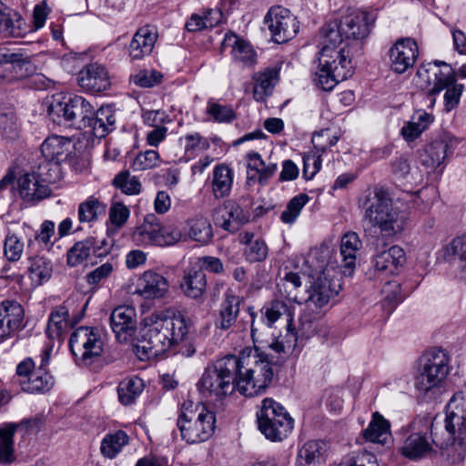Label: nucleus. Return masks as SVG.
I'll return each instance as SVG.
<instances>
[{
    "instance_id": "1",
    "label": "nucleus",
    "mask_w": 466,
    "mask_h": 466,
    "mask_svg": "<svg viewBox=\"0 0 466 466\" xmlns=\"http://www.w3.org/2000/svg\"><path fill=\"white\" fill-rule=\"evenodd\" d=\"M362 243L355 232H348L340 240L341 264L334 258L333 250L329 246H321L311 254L312 264L316 268V276L307 290L304 311L300 317L302 329L312 333V323L319 319L328 306L341 289L340 276L350 275L357 258V253Z\"/></svg>"
},
{
    "instance_id": "2",
    "label": "nucleus",
    "mask_w": 466,
    "mask_h": 466,
    "mask_svg": "<svg viewBox=\"0 0 466 466\" xmlns=\"http://www.w3.org/2000/svg\"><path fill=\"white\" fill-rule=\"evenodd\" d=\"M186 319L181 315L154 312L143 319L140 339L135 351L140 360H148L179 344L187 334Z\"/></svg>"
},
{
    "instance_id": "3",
    "label": "nucleus",
    "mask_w": 466,
    "mask_h": 466,
    "mask_svg": "<svg viewBox=\"0 0 466 466\" xmlns=\"http://www.w3.org/2000/svg\"><path fill=\"white\" fill-rule=\"evenodd\" d=\"M251 317V337L255 344V354L248 359L237 357L238 370L235 373L236 390L243 396L254 397L265 392L273 379L272 360L268 353L259 351L268 349L258 338L255 327V312L248 308Z\"/></svg>"
},
{
    "instance_id": "4",
    "label": "nucleus",
    "mask_w": 466,
    "mask_h": 466,
    "mask_svg": "<svg viewBox=\"0 0 466 466\" xmlns=\"http://www.w3.org/2000/svg\"><path fill=\"white\" fill-rule=\"evenodd\" d=\"M314 82L324 91H331L354 72L352 52L348 43H333L323 35Z\"/></svg>"
},
{
    "instance_id": "5",
    "label": "nucleus",
    "mask_w": 466,
    "mask_h": 466,
    "mask_svg": "<svg viewBox=\"0 0 466 466\" xmlns=\"http://www.w3.org/2000/svg\"><path fill=\"white\" fill-rule=\"evenodd\" d=\"M417 86L429 95L434 96L446 89L444 94V108L451 111L460 103L463 92V85L456 84L454 70L445 62L434 61L419 67Z\"/></svg>"
},
{
    "instance_id": "6",
    "label": "nucleus",
    "mask_w": 466,
    "mask_h": 466,
    "mask_svg": "<svg viewBox=\"0 0 466 466\" xmlns=\"http://www.w3.org/2000/svg\"><path fill=\"white\" fill-rule=\"evenodd\" d=\"M363 218L380 229L383 238H392L403 229L405 217L388 193L377 189L364 203Z\"/></svg>"
},
{
    "instance_id": "7",
    "label": "nucleus",
    "mask_w": 466,
    "mask_h": 466,
    "mask_svg": "<svg viewBox=\"0 0 466 466\" xmlns=\"http://www.w3.org/2000/svg\"><path fill=\"white\" fill-rule=\"evenodd\" d=\"M177 425L181 438L186 442L200 443L208 440L214 433L216 417L206 406L186 400L181 406Z\"/></svg>"
},
{
    "instance_id": "8",
    "label": "nucleus",
    "mask_w": 466,
    "mask_h": 466,
    "mask_svg": "<svg viewBox=\"0 0 466 466\" xmlns=\"http://www.w3.org/2000/svg\"><path fill=\"white\" fill-rule=\"evenodd\" d=\"M238 365L235 355H228L208 365L198 381L199 391L215 400H221L230 395L236 389L235 373Z\"/></svg>"
},
{
    "instance_id": "9",
    "label": "nucleus",
    "mask_w": 466,
    "mask_h": 466,
    "mask_svg": "<svg viewBox=\"0 0 466 466\" xmlns=\"http://www.w3.org/2000/svg\"><path fill=\"white\" fill-rule=\"evenodd\" d=\"M449 373V357L441 349H432L419 360L414 378V387L418 392L431 398Z\"/></svg>"
},
{
    "instance_id": "10",
    "label": "nucleus",
    "mask_w": 466,
    "mask_h": 466,
    "mask_svg": "<svg viewBox=\"0 0 466 466\" xmlns=\"http://www.w3.org/2000/svg\"><path fill=\"white\" fill-rule=\"evenodd\" d=\"M262 321L267 327L270 328L279 319L284 318L287 322L288 333L285 337L279 336L272 338L270 341L264 344L268 349L275 351L279 355H288L291 352L297 344V335L294 332L295 328L292 321L295 315V307L290 302L287 303L281 300L272 301L268 307L261 310Z\"/></svg>"
},
{
    "instance_id": "11",
    "label": "nucleus",
    "mask_w": 466,
    "mask_h": 466,
    "mask_svg": "<svg viewBox=\"0 0 466 466\" xmlns=\"http://www.w3.org/2000/svg\"><path fill=\"white\" fill-rule=\"evenodd\" d=\"M257 417L259 431L272 441H281L294 427V420L286 409L272 399L263 400Z\"/></svg>"
},
{
    "instance_id": "12",
    "label": "nucleus",
    "mask_w": 466,
    "mask_h": 466,
    "mask_svg": "<svg viewBox=\"0 0 466 466\" xmlns=\"http://www.w3.org/2000/svg\"><path fill=\"white\" fill-rule=\"evenodd\" d=\"M104 339L100 330L91 327H79L70 336L69 348L76 363L90 365L101 356Z\"/></svg>"
},
{
    "instance_id": "13",
    "label": "nucleus",
    "mask_w": 466,
    "mask_h": 466,
    "mask_svg": "<svg viewBox=\"0 0 466 466\" xmlns=\"http://www.w3.org/2000/svg\"><path fill=\"white\" fill-rule=\"evenodd\" d=\"M370 30L369 15L366 12L356 11L345 16L339 23H330L322 28V35L333 43H345L346 39H361Z\"/></svg>"
},
{
    "instance_id": "14",
    "label": "nucleus",
    "mask_w": 466,
    "mask_h": 466,
    "mask_svg": "<svg viewBox=\"0 0 466 466\" xmlns=\"http://www.w3.org/2000/svg\"><path fill=\"white\" fill-rule=\"evenodd\" d=\"M264 23L276 43H284L296 36L299 32L297 17L287 8L272 6L264 17Z\"/></svg>"
},
{
    "instance_id": "15",
    "label": "nucleus",
    "mask_w": 466,
    "mask_h": 466,
    "mask_svg": "<svg viewBox=\"0 0 466 466\" xmlns=\"http://www.w3.org/2000/svg\"><path fill=\"white\" fill-rule=\"evenodd\" d=\"M406 262L405 252L394 245L388 249L377 251L370 261V277L388 278L399 274Z\"/></svg>"
},
{
    "instance_id": "16",
    "label": "nucleus",
    "mask_w": 466,
    "mask_h": 466,
    "mask_svg": "<svg viewBox=\"0 0 466 466\" xmlns=\"http://www.w3.org/2000/svg\"><path fill=\"white\" fill-rule=\"evenodd\" d=\"M132 293L144 299H158L166 296L169 289L167 279L152 269L140 274L133 284Z\"/></svg>"
},
{
    "instance_id": "17",
    "label": "nucleus",
    "mask_w": 466,
    "mask_h": 466,
    "mask_svg": "<svg viewBox=\"0 0 466 466\" xmlns=\"http://www.w3.org/2000/svg\"><path fill=\"white\" fill-rule=\"evenodd\" d=\"M79 86L87 92L99 93L111 86L108 70L101 64L89 63L77 74Z\"/></svg>"
},
{
    "instance_id": "18",
    "label": "nucleus",
    "mask_w": 466,
    "mask_h": 466,
    "mask_svg": "<svg viewBox=\"0 0 466 466\" xmlns=\"http://www.w3.org/2000/svg\"><path fill=\"white\" fill-rule=\"evenodd\" d=\"M419 49L416 42L410 38L398 40L390 49V65L393 72L405 73L411 68L418 57Z\"/></svg>"
},
{
    "instance_id": "19",
    "label": "nucleus",
    "mask_w": 466,
    "mask_h": 466,
    "mask_svg": "<svg viewBox=\"0 0 466 466\" xmlns=\"http://www.w3.org/2000/svg\"><path fill=\"white\" fill-rule=\"evenodd\" d=\"M53 346L47 345L41 354V361L37 370L29 379L21 381V390L28 393H43L51 389L54 384L53 377L46 371L53 355Z\"/></svg>"
},
{
    "instance_id": "20",
    "label": "nucleus",
    "mask_w": 466,
    "mask_h": 466,
    "mask_svg": "<svg viewBox=\"0 0 466 466\" xmlns=\"http://www.w3.org/2000/svg\"><path fill=\"white\" fill-rule=\"evenodd\" d=\"M445 429L453 441L449 457L451 463L460 464L465 457L466 417L446 414Z\"/></svg>"
},
{
    "instance_id": "21",
    "label": "nucleus",
    "mask_w": 466,
    "mask_h": 466,
    "mask_svg": "<svg viewBox=\"0 0 466 466\" xmlns=\"http://www.w3.org/2000/svg\"><path fill=\"white\" fill-rule=\"evenodd\" d=\"M453 139L448 134L439 136L431 143L428 144L420 155L422 166L430 170L440 167L446 159L452 147Z\"/></svg>"
},
{
    "instance_id": "22",
    "label": "nucleus",
    "mask_w": 466,
    "mask_h": 466,
    "mask_svg": "<svg viewBox=\"0 0 466 466\" xmlns=\"http://www.w3.org/2000/svg\"><path fill=\"white\" fill-rule=\"evenodd\" d=\"M135 310L131 307L119 306L110 316V325L116 339L126 343L131 340L136 331Z\"/></svg>"
},
{
    "instance_id": "23",
    "label": "nucleus",
    "mask_w": 466,
    "mask_h": 466,
    "mask_svg": "<svg viewBox=\"0 0 466 466\" xmlns=\"http://www.w3.org/2000/svg\"><path fill=\"white\" fill-rule=\"evenodd\" d=\"M280 68V65H275L253 75V97L256 101L264 102L272 95L279 80Z\"/></svg>"
},
{
    "instance_id": "24",
    "label": "nucleus",
    "mask_w": 466,
    "mask_h": 466,
    "mask_svg": "<svg viewBox=\"0 0 466 466\" xmlns=\"http://www.w3.org/2000/svg\"><path fill=\"white\" fill-rule=\"evenodd\" d=\"M157 39V29L152 25L140 27L129 44V56L132 59H142L148 56Z\"/></svg>"
},
{
    "instance_id": "25",
    "label": "nucleus",
    "mask_w": 466,
    "mask_h": 466,
    "mask_svg": "<svg viewBox=\"0 0 466 466\" xmlns=\"http://www.w3.org/2000/svg\"><path fill=\"white\" fill-rule=\"evenodd\" d=\"M18 192L25 201H38L51 193L48 185L44 183L35 172L25 174L18 179Z\"/></svg>"
},
{
    "instance_id": "26",
    "label": "nucleus",
    "mask_w": 466,
    "mask_h": 466,
    "mask_svg": "<svg viewBox=\"0 0 466 466\" xmlns=\"http://www.w3.org/2000/svg\"><path fill=\"white\" fill-rule=\"evenodd\" d=\"M133 240L138 245L162 246V227L155 214H147L141 226L133 233Z\"/></svg>"
},
{
    "instance_id": "27",
    "label": "nucleus",
    "mask_w": 466,
    "mask_h": 466,
    "mask_svg": "<svg viewBox=\"0 0 466 466\" xmlns=\"http://www.w3.org/2000/svg\"><path fill=\"white\" fill-rule=\"evenodd\" d=\"M241 301L242 299L236 295L231 288L227 289L224 299L219 307L218 319L216 320L217 328L227 330L236 323Z\"/></svg>"
},
{
    "instance_id": "28",
    "label": "nucleus",
    "mask_w": 466,
    "mask_h": 466,
    "mask_svg": "<svg viewBox=\"0 0 466 466\" xmlns=\"http://www.w3.org/2000/svg\"><path fill=\"white\" fill-rule=\"evenodd\" d=\"M41 152L46 161L63 162L72 152V140L62 136H50L42 143Z\"/></svg>"
},
{
    "instance_id": "29",
    "label": "nucleus",
    "mask_w": 466,
    "mask_h": 466,
    "mask_svg": "<svg viewBox=\"0 0 466 466\" xmlns=\"http://www.w3.org/2000/svg\"><path fill=\"white\" fill-rule=\"evenodd\" d=\"M217 213L223 212L222 219L215 218V223L227 231H236L239 226L248 221L249 216L235 201H228L222 208L216 210Z\"/></svg>"
},
{
    "instance_id": "30",
    "label": "nucleus",
    "mask_w": 466,
    "mask_h": 466,
    "mask_svg": "<svg viewBox=\"0 0 466 466\" xmlns=\"http://www.w3.org/2000/svg\"><path fill=\"white\" fill-rule=\"evenodd\" d=\"M207 288L206 274L197 268L187 269L180 282V289L185 296L193 299H201Z\"/></svg>"
},
{
    "instance_id": "31",
    "label": "nucleus",
    "mask_w": 466,
    "mask_h": 466,
    "mask_svg": "<svg viewBox=\"0 0 466 466\" xmlns=\"http://www.w3.org/2000/svg\"><path fill=\"white\" fill-rule=\"evenodd\" d=\"M94 116V106L84 96L74 95L69 126L77 129L86 128Z\"/></svg>"
},
{
    "instance_id": "32",
    "label": "nucleus",
    "mask_w": 466,
    "mask_h": 466,
    "mask_svg": "<svg viewBox=\"0 0 466 466\" xmlns=\"http://www.w3.org/2000/svg\"><path fill=\"white\" fill-rule=\"evenodd\" d=\"M234 180L233 170L226 164L217 165L212 172L211 188L215 198L229 196Z\"/></svg>"
},
{
    "instance_id": "33",
    "label": "nucleus",
    "mask_w": 466,
    "mask_h": 466,
    "mask_svg": "<svg viewBox=\"0 0 466 466\" xmlns=\"http://www.w3.org/2000/svg\"><path fill=\"white\" fill-rule=\"evenodd\" d=\"M223 46H230L233 58L243 66H250L257 61V54L251 45L234 34L226 35Z\"/></svg>"
},
{
    "instance_id": "34",
    "label": "nucleus",
    "mask_w": 466,
    "mask_h": 466,
    "mask_svg": "<svg viewBox=\"0 0 466 466\" xmlns=\"http://www.w3.org/2000/svg\"><path fill=\"white\" fill-rule=\"evenodd\" d=\"M363 437L373 443L387 444L391 438L390 421L379 412H374L367 429L363 431Z\"/></svg>"
},
{
    "instance_id": "35",
    "label": "nucleus",
    "mask_w": 466,
    "mask_h": 466,
    "mask_svg": "<svg viewBox=\"0 0 466 466\" xmlns=\"http://www.w3.org/2000/svg\"><path fill=\"white\" fill-rule=\"evenodd\" d=\"M73 96L59 93L51 97L47 106V114L54 122L69 126Z\"/></svg>"
},
{
    "instance_id": "36",
    "label": "nucleus",
    "mask_w": 466,
    "mask_h": 466,
    "mask_svg": "<svg viewBox=\"0 0 466 466\" xmlns=\"http://www.w3.org/2000/svg\"><path fill=\"white\" fill-rule=\"evenodd\" d=\"M69 323V309L67 304L65 303L55 308L48 318L46 336L49 339L60 340Z\"/></svg>"
},
{
    "instance_id": "37",
    "label": "nucleus",
    "mask_w": 466,
    "mask_h": 466,
    "mask_svg": "<svg viewBox=\"0 0 466 466\" xmlns=\"http://www.w3.org/2000/svg\"><path fill=\"white\" fill-rule=\"evenodd\" d=\"M90 126L93 135L96 137H105L109 132L114 130L116 124V115L109 106H102L99 109H95V116H91Z\"/></svg>"
},
{
    "instance_id": "38",
    "label": "nucleus",
    "mask_w": 466,
    "mask_h": 466,
    "mask_svg": "<svg viewBox=\"0 0 466 466\" xmlns=\"http://www.w3.org/2000/svg\"><path fill=\"white\" fill-rule=\"evenodd\" d=\"M328 447L322 441H310L305 443L298 452V463L324 464L326 463Z\"/></svg>"
},
{
    "instance_id": "39",
    "label": "nucleus",
    "mask_w": 466,
    "mask_h": 466,
    "mask_svg": "<svg viewBox=\"0 0 466 466\" xmlns=\"http://www.w3.org/2000/svg\"><path fill=\"white\" fill-rule=\"evenodd\" d=\"M433 121V116L425 110L420 109L413 113L410 120L401 128V135L406 141L416 139Z\"/></svg>"
},
{
    "instance_id": "40",
    "label": "nucleus",
    "mask_w": 466,
    "mask_h": 466,
    "mask_svg": "<svg viewBox=\"0 0 466 466\" xmlns=\"http://www.w3.org/2000/svg\"><path fill=\"white\" fill-rule=\"evenodd\" d=\"M24 317V309L18 302L5 300L0 303V320L14 332L22 327Z\"/></svg>"
},
{
    "instance_id": "41",
    "label": "nucleus",
    "mask_w": 466,
    "mask_h": 466,
    "mask_svg": "<svg viewBox=\"0 0 466 466\" xmlns=\"http://www.w3.org/2000/svg\"><path fill=\"white\" fill-rule=\"evenodd\" d=\"M222 18V13L218 9H207L198 14H192L186 28L190 32H198L217 25Z\"/></svg>"
},
{
    "instance_id": "42",
    "label": "nucleus",
    "mask_w": 466,
    "mask_h": 466,
    "mask_svg": "<svg viewBox=\"0 0 466 466\" xmlns=\"http://www.w3.org/2000/svg\"><path fill=\"white\" fill-rule=\"evenodd\" d=\"M129 442V437L124 431H116L104 436L100 445V451L104 457L115 458Z\"/></svg>"
},
{
    "instance_id": "43",
    "label": "nucleus",
    "mask_w": 466,
    "mask_h": 466,
    "mask_svg": "<svg viewBox=\"0 0 466 466\" xmlns=\"http://www.w3.org/2000/svg\"><path fill=\"white\" fill-rule=\"evenodd\" d=\"M431 451V444L424 435L413 433L404 441L401 454L410 460H417L425 456Z\"/></svg>"
},
{
    "instance_id": "44",
    "label": "nucleus",
    "mask_w": 466,
    "mask_h": 466,
    "mask_svg": "<svg viewBox=\"0 0 466 466\" xmlns=\"http://www.w3.org/2000/svg\"><path fill=\"white\" fill-rule=\"evenodd\" d=\"M18 425L7 422L0 425V462L12 463L14 460V435Z\"/></svg>"
},
{
    "instance_id": "45",
    "label": "nucleus",
    "mask_w": 466,
    "mask_h": 466,
    "mask_svg": "<svg viewBox=\"0 0 466 466\" xmlns=\"http://www.w3.org/2000/svg\"><path fill=\"white\" fill-rule=\"evenodd\" d=\"M187 228L189 238L201 244L208 243L213 237L212 227L204 217L188 219Z\"/></svg>"
},
{
    "instance_id": "46",
    "label": "nucleus",
    "mask_w": 466,
    "mask_h": 466,
    "mask_svg": "<svg viewBox=\"0 0 466 466\" xmlns=\"http://www.w3.org/2000/svg\"><path fill=\"white\" fill-rule=\"evenodd\" d=\"M180 139L184 141L183 158L186 162L194 159L210 147L208 138L202 137L198 132L187 134Z\"/></svg>"
},
{
    "instance_id": "47",
    "label": "nucleus",
    "mask_w": 466,
    "mask_h": 466,
    "mask_svg": "<svg viewBox=\"0 0 466 466\" xmlns=\"http://www.w3.org/2000/svg\"><path fill=\"white\" fill-rule=\"evenodd\" d=\"M442 258L445 261H453L460 258L461 271L466 277V235L453 238L441 249Z\"/></svg>"
},
{
    "instance_id": "48",
    "label": "nucleus",
    "mask_w": 466,
    "mask_h": 466,
    "mask_svg": "<svg viewBox=\"0 0 466 466\" xmlns=\"http://www.w3.org/2000/svg\"><path fill=\"white\" fill-rule=\"evenodd\" d=\"M143 389L144 382L138 377H131L122 380L117 389L120 402L124 405L132 404L142 393Z\"/></svg>"
},
{
    "instance_id": "49",
    "label": "nucleus",
    "mask_w": 466,
    "mask_h": 466,
    "mask_svg": "<svg viewBox=\"0 0 466 466\" xmlns=\"http://www.w3.org/2000/svg\"><path fill=\"white\" fill-rule=\"evenodd\" d=\"M95 242L93 238H86L78 241L67 251V264L70 267H77L84 264L92 252H95Z\"/></svg>"
},
{
    "instance_id": "50",
    "label": "nucleus",
    "mask_w": 466,
    "mask_h": 466,
    "mask_svg": "<svg viewBox=\"0 0 466 466\" xmlns=\"http://www.w3.org/2000/svg\"><path fill=\"white\" fill-rule=\"evenodd\" d=\"M106 213V205L94 197H89L78 206V220L81 223H90Z\"/></svg>"
},
{
    "instance_id": "51",
    "label": "nucleus",
    "mask_w": 466,
    "mask_h": 466,
    "mask_svg": "<svg viewBox=\"0 0 466 466\" xmlns=\"http://www.w3.org/2000/svg\"><path fill=\"white\" fill-rule=\"evenodd\" d=\"M10 64L14 68L25 70V74L34 71L31 56L20 52H12L5 47H0V64Z\"/></svg>"
},
{
    "instance_id": "52",
    "label": "nucleus",
    "mask_w": 466,
    "mask_h": 466,
    "mask_svg": "<svg viewBox=\"0 0 466 466\" xmlns=\"http://www.w3.org/2000/svg\"><path fill=\"white\" fill-rule=\"evenodd\" d=\"M113 185L122 193L129 196L138 195L142 190V184L138 177L131 176L130 172H119L113 180Z\"/></svg>"
},
{
    "instance_id": "53",
    "label": "nucleus",
    "mask_w": 466,
    "mask_h": 466,
    "mask_svg": "<svg viewBox=\"0 0 466 466\" xmlns=\"http://www.w3.org/2000/svg\"><path fill=\"white\" fill-rule=\"evenodd\" d=\"M340 137L339 131L331 128H324L312 136L314 149L324 154L329 148L335 146Z\"/></svg>"
},
{
    "instance_id": "54",
    "label": "nucleus",
    "mask_w": 466,
    "mask_h": 466,
    "mask_svg": "<svg viewBox=\"0 0 466 466\" xmlns=\"http://www.w3.org/2000/svg\"><path fill=\"white\" fill-rule=\"evenodd\" d=\"M25 250V243L22 238L11 229H8L4 242V253L5 258L12 262L18 261Z\"/></svg>"
},
{
    "instance_id": "55",
    "label": "nucleus",
    "mask_w": 466,
    "mask_h": 466,
    "mask_svg": "<svg viewBox=\"0 0 466 466\" xmlns=\"http://www.w3.org/2000/svg\"><path fill=\"white\" fill-rule=\"evenodd\" d=\"M206 112L207 115L218 123L228 124L236 118V114L231 106L219 104L212 99L208 101Z\"/></svg>"
},
{
    "instance_id": "56",
    "label": "nucleus",
    "mask_w": 466,
    "mask_h": 466,
    "mask_svg": "<svg viewBox=\"0 0 466 466\" xmlns=\"http://www.w3.org/2000/svg\"><path fill=\"white\" fill-rule=\"evenodd\" d=\"M309 200V198L306 194H299L292 198L281 214V221L287 224L294 223Z\"/></svg>"
},
{
    "instance_id": "57",
    "label": "nucleus",
    "mask_w": 466,
    "mask_h": 466,
    "mask_svg": "<svg viewBox=\"0 0 466 466\" xmlns=\"http://www.w3.org/2000/svg\"><path fill=\"white\" fill-rule=\"evenodd\" d=\"M159 164L160 156L158 152L154 149H148L136 156L131 163V168L134 171H145L157 167Z\"/></svg>"
},
{
    "instance_id": "58",
    "label": "nucleus",
    "mask_w": 466,
    "mask_h": 466,
    "mask_svg": "<svg viewBox=\"0 0 466 466\" xmlns=\"http://www.w3.org/2000/svg\"><path fill=\"white\" fill-rule=\"evenodd\" d=\"M30 278L39 283L47 280L52 272L50 262L42 257L30 258Z\"/></svg>"
},
{
    "instance_id": "59",
    "label": "nucleus",
    "mask_w": 466,
    "mask_h": 466,
    "mask_svg": "<svg viewBox=\"0 0 466 466\" xmlns=\"http://www.w3.org/2000/svg\"><path fill=\"white\" fill-rule=\"evenodd\" d=\"M321 153L316 149L303 157V177L306 180L312 179L321 168Z\"/></svg>"
},
{
    "instance_id": "60",
    "label": "nucleus",
    "mask_w": 466,
    "mask_h": 466,
    "mask_svg": "<svg viewBox=\"0 0 466 466\" xmlns=\"http://www.w3.org/2000/svg\"><path fill=\"white\" fill-rule=\"evenodd\" d=\"M60 163L61 162L47 161L40 165L35 173L46 185L56 183L61 178Z\"/></svg>"
},
{
    "instance_id": "61",
    "label": "nucleus",
    "mask_w": 466,
    "mask_h": 466,
    "mask_svg": "<svg viewBox=\"0 0 466 466\" xmlns=\"http://www.w3.org/2000/svg\"><path fill=\"white\" fill-rule=\"evenodd\" d=\"M268 253L267 244L262 239H255L249 246L244 249V256L247 261L250 263L263 261Z\"/></svg>"
},
{
    "instance_id": "62",
    "label": "nucleus",
    "mask_w": 466,
    "mask_h": 466,
    "mask_svg": "<svg viewBox=\"0 0 466 466\" xmlns=\"http://www.w3.org/2000/svg\"><path fill=\"white\" fill-rule=\"evenodd\" d=\"M163 75L157 70H140L131 76L132 82L141 87H152L161 82Z\"/></svg>"
},
{
    "instance_id": "63",
    "label": "nucleus",
    "mask_w": 466,
    "mask_h": 466,
    "mask_svg": "<svg viewBox=\"0 0 466 466\" xmlns=\"http://www.w3.org/2000/svg\"><path fill=\"white\" fill-rule=\"evenodd\" d=\"M381 296L388 305L394 307L400 303L403 299L400 283L395 280L387 281L381 289Z\"/></svg>"
},
{
    "instance_id": "64",
    "label": "nucleus",
    "mask_w": 466,
    "mask_h": 466,
    "mask_svg": "<svg viewBox=\"0 0 466 466\" xmlns=\"http://www.w3.org/2000/svg\"><path fill=\"white\" fill-rule=\"evenodd\" d=\"M446 414L466 417V392H457L447 405Z\"/></svg>"
}]
</instances>
